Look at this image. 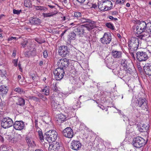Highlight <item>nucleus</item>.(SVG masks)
<instances>
[{"instance_id":"obj_40","label":"nucleus","mask_w":151,"mask_h":151,"mask_svg":"<svg viewBox=\"0 0 151 151\" xmlns=\"http://www.w3.org/2000/svg\"><path fill=\"white\" fill-rule=\"evenodd\" d=\"M14 91L21 94L24 93V91L19 88H16L14 89Z\"/></svg>"},{"instance_id":"obj_54","label":"nucleus","mask_w":151,"mask_h":151,"mask_svg":"<svg viewBox=\"0 0 151 151\" xmlns=\"http://www.w3.org/2000/svg\"><path fill=\"white\" fill-rule=\"evenodd\" d=\"M118 12L116 11H113L112 12L111 14L112 15H116L118 14Z\"/></svg>"},{"instance_id":"obj_34","label":"nucleus","mask_w":151,"mask_h":151,"mask_svg":"<svg viewBox=\"0 0 151 151\" xmlns=\"http://www.w3.org/2000/svg\"><path fill=\"white\" fill-rule=\"evenodd\" d=\"M80 107V105L79 103V102L77 103L76 105H73L72 108L71 107H70V111L72 112L74 110H75L78 108H79Z\"/></svg>"},{"instance_id":"obj_63","label":"nucleus","mask_w":151,"mask_h":151,"mask_svg":"<svg viewBox=\"0 0 151 151\" xmlns=\"http://www.w3.org/2000/svg\"><path fill=\"white\" fill-rule=\"evenodd\" d=\"M126 6L127 7H129L130 6V5L129 3H127Z\"/></svg>"},{"instance_id":"obj_6","label":"nucleus","mask_w":151,"mask_h":151,"mask_svg":"<svg viewBox=\"0 0 151 151\" xmlns=\"http://www.w3.org/2000/svg\"><path fill=\"white\" fill-rule=\"evenodd\" d=\"M129 60L122 59L121 61V67L125 70L126 73L131 74L132 72V69L129 67L128 61Z\"/></svg>"},{"instance_id":"obj_43","label":"nucleus","mask_w":151,"mask_h":151,"mask_svg":"<svg viewBox=\"0 0 151 151\" xmlns=\"http://www.w3.org/2000/svg\"><path fill=\"white\" fill-rule=\"evenodd\" d=\"M81 13L80 12H75L74 13V16L75 17H78V18H80V17L81 16Z\"/></svg>"},{"instance_id":"obj_24","label":"nucleus","mask_w":151,"mask_h":151,"mask_svg":"<svg viewBox=\"0 0 151 151\" xmlns=\"http://www.w3.org/2000/svg\"><path fill=\"white\" fill-rule=\"evenodd\" d=\"M51 101V106L53 109H57L59 105V103L57 101H56V99H52L51 97L50 98Z\"/></svg>"},{"instance_id":"obj_25","label":"nucleus","mask_w":151,"mask_h":151,"mask_svg":"<svg viewBox=\"0 0 151 151\" xmlns=\"http://www.w3.org/2000/svg\"><path fill=\"white\" fill-rule=\"evenodd\" d=\"M8 91V88L4 86H0V95L3 96L6 94Z\"/></svg>"},{"instance_id":"obj_42","label":"nucleus","mask_w":151,"mask_h":151,"mask_svg":"<svg viewBox=\"0 0 151 151\" xmlns=\"http://www.w3.org/2000/svg\"><path fill=\"white\" fill-rule=\"evenodd\" d=\"M21 12L22 10H17L14 9L13 10V13L14 14H19Z\"/></svg>"},{"instance_id":"obj_23","label":"nucleus","mask_w":151,"mask_h":151,"mask_svg":"<svg viewBox=\"0 0 151 151\" xmlns=\"http://www.w3.org/2000/svg\"><path fill=\"white\" fill-rule=\"evenodd\" d=\"M30 22L32 24L38 25L40 24L41 22V20L37 18L31 17L30 19Z\"/></svg>"},{"instance_id":"obj_9","label":"nucleus","mask_w":151,"mask_h":151,"mask_svg":"<svg viewBox=\"0 0 151 151\" xmlns=\"http://www.w3.org/2000/svg\"><path fill=\"white\" fill-rule=\"evenodd\" d=\"M101 40L102 43L107 45L109 44L111 40V34L109 32L105 33L103 37L101 39Z\"/></svg>"},{"instance_id":"obj_64","label":"nucleus","mask_w":151,"mask_h":151,"mask_svg":"<svg viewBox=\"0 0 151 151\" xmlns=\"http://www.w3.org/2000/svg\"><path fill=\"white\" fill-rule=\"evenodd\" d=\"M43 64V62L42 61H40L39 63V65H42Z\"/></svg>"},{"instance_id":"obj_59","label":"nucleus","mask_w":151,"mask_h":151,"mask_svg":"<svg viewBox=\"0 0 151 151\" xmlns=\"http://www.w3.org/2000/svg\"><path fill=\"white\" fill-rule=\"evenodd\" d=\"M48 6L50 8H54L55 7V6H51V5H48Z\"/></svg>"},{"instance_id":"obj_62","label":"nucleus","mask_w":151,"mask_h":151,"mask_svg":"<svg viewBox=\"0 0 151 151\" xmlns=\"http://www.w3.org/2000/svg\"><path fill=\"white\" fill-rule=\"evenodd\" d=\"M5 16V15L4 14H1L0 16V19H1L3 17Z\"/></svg>"},{"instance_id":"obj_16","label":"nucleus","mask_w":151,"mask_h":151,"mask_svg":"<svg viewBox=\"0 0 151 151\" xmlns=\"http://www.w3.org/2000/svg\"><path fill=\"white\" fill-rule=\"evenodd\" d=\"M104 4V3H103L102 0L101 1H98V6L101 11L104 12L109 10V8L108 6Z\"/></svg>"},{"instance_id":"obj_36","label":"nucleus","mask_w":151,"mask_h":151,"mask_svg":"<svg viewBox=\"0 0 151 151\" xmlns=\"http://www.w3.org/2000/svg\"><path fill=\"white\" fill-rule=\"evenodd\" d=\"M35 8L37 10L42 11L47 10V8L45 7L40 6H35Z\"/></svg>"},{"instance_id":"obj_51","label":"nucleus","mask_w":151,"mask_h":151,"mask_svg":"<svg viewBox=\"0 0 151 151\" xmlns=\"http://www.w3.org/2000/svg\"><path fill=\"white\" fill-rule=\"evenodd\" d=\"M146 28H149V29H151V22L146 23Z\"/></svg>"},{"instance_id":"obj_39","label":"nucleus","mask_w":151,"mask_h":151,"mask_svg":"<svg viewBox=\"0 0 151 151\" xmlns=\"http://www.w3.org/2000/svg\"><path fill=\"white\" fill-rule=\"evenodd\" d=\"M76 34L74 32H71L70 35V40H74L76 38Z\"/></svg>"},{"instance_id":"obj_15","label":"nucleus","mask_w":151,"mask_h":151,"mask_svg":"<svg viewBox=\"0 0 151 151\" xmlns=\"http://www.w3.org/2000/svg\"><path fill=\"white\" fill-rule=\"evenodd\" d=\"M68 47L66 46H62L59 47L58 52L60 55L64 56L68 54Z\"/></svg>"},{"instance_id":"obj_2","label":"nucleus","mask_w":151,"mask_h":151,"mask_svg":"<svg viewBox=\"0 0 151 151\" xmlns=\"http://www.w3.org/2000/svg\"><path fill=\"white\" fill-rule=\"evenodd\" d=\"M140 113L139 112H138L137 114L135 113L134 115L131 118L129 119L126 116L124 117L125 119H123L124 121L125 122L126 121H129V123L130 125H128L126 129V134H127L129 135L130 136H132V135H134L135 134L134 132V129L132 127L133 124H136V121H137V119L139 116Z\"/></svg>"},{"instance_id":"obj_61","label":"nucleus","mask_w":151,"mask_h":151,"mask_svg":"<svg viewBox=\"0 0 151 151\" xmlns=\"http://www.w3.org/2000/svg\"><path fill=\"white\" fill-rule=\"evenodd\" d=\"M43 95H42V94L41 93H39L38 95V96L40 98V99L41 98V97H42V96Z\"/></svg>"},{"instance_id":"obj_32","label":"nucleus","mask_w":151,"mask_h":151,"mask_svg":"<svg viewBox=\"0 0 151 151\" xmlns=\"http://www.w3.org/2000/svg\"><path fill=\"white\" fill-rule=\"evenodd\" d=\"M138 27H140L143 30L145 31L146 28V22L145 21H142L140 24L138 25Z\"/></svg>"},{"instance_id":"obj_7","label":"nucleus","mask_w":151,"mask_h":151,"mask_svg":"<svg viewBox=\"0 0 151 151\" xmlns=\"http://www.w3.org/2000/svg\"><path fill=\"white\" fill-rule=\"evenodd\" d=\"M55 78L57 80H60L62 79L64 74L63 68H58L54 72Z\"/></svg>"},{"instance_id":"obj_55","label":"nucleus","mask_w":151,"mask_h":151,"mask_svg":"<svg viewBox=\"0 0 151 151\" xmlns=\"http://www.w3.org/2000/svg\"><path fill=\"white\" fill-rule=\"evenodd\" d=\"M16 55V51L14 50L12 53V56L15 57Z\"/></svg>"},{"instance_id":"obj_12","label":"nucleus","mask_w":151,"mask_h":151,"mask_svg":"<svg viewBox=\"0 0 151 151\" xmlns=\"http://www.w3.org/2000/svg\"><path fill=\"white\" fill-rule=\"evenodd\" d=\"M49 145V151H58L60 149V144L59 142H54Z\"/></svg>"},{"instance_id":"obj_28","label":"nucleus","mask_w":151,"mask_h":151,"mask_svg":"<svg viewBox=\"0 0 151 151\" xmlns=\"http://www.w3.org/2000/svg\"><path fill=\"white\" fill-rule=\"evenodd\" d=\"M122 52L120 51L113 50L112 55L114 58H119L122 56Z\"/></svg>"},{"instance_id":"obj_41","label":"nucleus","mask_w":151,"mask_h":151,"mask_svg":"<svg viewBox=\"0 0 151 151\" xmlns=\"http://www.w3.org/2000/svg\"><path fill=\"white\" fill-rule=\"evenodd\" d=\"M32 139L31 138L27 137L26 138V141L28 144H29L30 146L32 145Z\"/></svg>"},{"instance_id":"obj_33","label":"nucleus","mask_w":151,"mask_h":151,"mask_svg":"<svg viewBox=\"0 0 151 151\" xmlns=\"http://www.w3.org/2000/svg\"><path fill=\"white\" fill-rule=\"evenodd\" d=\"M134 31L138 35L140 34L143 32H144L142 28H141L140 27H138V25L134 29Z\"/></svg>"},{"instance_id":"obj_52","label":"nucleus","mask_w":151,"mask_h":151,"mask_svg":"<svg viewBox=\"0 0 151 151\" xmlns=\"http://www.w3.org/2000/svg\"><path fill=\"white\" fill-rule=\"evenodd\" d=\"M30 53L29 52H25L24 53V55L25 57H29V56L30 55Z\"/></svg>"},{"instance_id":"obj_53","label":"nucleus","mask_w":151,"mask_h":151,"mask_svg":"<svg viewBox=\"0 0 151 151\" xmlns=\"http://www.w3.org/2000/svg\"><path fill=\"white\" fill-rule=\"evenodd\" d=\"M30 98L35 101H37L38 100V99L37 97L35 96H32L30 97Z\"/></svg>"},{"instance_id":"obj_27","label":"nucleus","mask_w":151,"mask_h":151,"mask_svg":"<svg viewBox=\"0 0 151 151\" xmlns=\"http://www.w3.org/2000/svg\"><path fill=\"white\" fill-rule=\"evenodd\" d=\"M58 121H61V122L65 121L66 119V116L63 114H60L57 115L56 117Z\"/></svg>"},{"instance_id":"obj_13","label":"nucleus","mask_w":151,"mask_h":151,"mask_svg":"<svg viewBox=\"0 0 151 151\" xmlns=\"http://www.w3.org/2000/svg\"><path fill=\"white\" fill-rule=\"evenodd\" d=\"M136 104L138 106L141 107L143 109H145L147 107V103L144 99L139 98L138 99L136 102Z\"/></svg>"},{"instance_id":"obj_5","label":"nucleus","mask_w":151,"mask_h":151,"mask_svg":"<svg viewBox=\"0 0 151 151\" xmlns=\"http://www.w3.org/2000/svg\"><path fill=\"white\" fill-rule=\"evenodd\" d=\"M13 122L12 119L9 117L3 118L1 122V126L4 128H7L12 127Z\"/></svg>"},{"instance_id":"obj_46","label":"nucleus","mask_w":151,"mask_h":151,"mask_svg":"<svg viewBox=\"0 0 151 151\" xmlns=\"http://www.w3.org/2000/svg\"><path fill=\"white\" fill-rule=\"evenodd\" d=\"M17 62L18 59H14L13 60L12 63H13L14 66L16 67L17 66Z\"/></svg>"},{"instance_id":"obj_47","label":"nucleus","mask_w":151,"mask_h":151,"mask_svg":"<svg viewBox=\"0 0 151 151\" xmlns=\"http://www.w3.org/2000/svg\"><path fill=\"white\" fill-rule=\"evenodd\" d=\"M19 38L16 37H11L8 39V40L9 41H11L13 39L14 40H17Z\"/></svg>"},{"instance_id":"obj_18","label":"nucleus","mask_w":151,"mask_h":151,"mask_svg":"<svg viewBox=\"0 0 151 151\" xmlns=\"http://www.w3.org/2000/svg\"><path fill=\"white\" fill-rule=\"evenodd\" d=\"M86 29L84 28V25H81L75 29V31L78 35L81 36L85 32Z\"/></svg>"},{"instance_id":"obj_44","label":"nucleus","mask_w":151,"mask_h":151,"mask_svg":"<svg viewBox=\"0 0 151 151\" xmlns=\"http://www.w3.org/2000/svg\"><path fill=\"white\" fill-rule=\"evenodd\" d=\"M35 40L39 44H41L45 42V40H40L38 38H35Z\"/></svg>"},{"instance_id":"obj_17","label":"nucleus","mask_w":151,"mask_h":151,"mask_svg":"<svg viewBox=\"0 0 151 151\" xmlns=\"http://www.w3.org/2000/svg\"><path fill=\"white\" fill-rule=\"evenodd\" d=\"M66 97L65 95L61 92H57L56 91H54L53 94L51 96V98L52 99H57L59 97L61 98H63Z\"/></svg>"},{"instance_id":"obj_1","label":"nucleus","mask_w":151,"mask_h":151,"mask_svg":"<svg viewBox=\"0 0 151 151\" xmlns=\"http://www.w3.org/2000/svg\"><path fill=\"white\" fill-rule=\"evenodd\" d=\"M141 44V40L138 37H132L131 40L129 41L128 45L129 51L132 57L135 58L134 53L138 49V47Z\"/></svg>"},{"instance_id":"obj_21","label":"nucleus","mask_w":151,"mask_h":151,"mask_svg":"<svg viewBox=\"0 0 151 151\" xmlns=\"http://www.w3.org/2000/svg\"><path fill=\"white\" fill-rule=\"evenodd\" d=\"M149 126L148 124H142L140 125L138 129L140 132H147L148 130Z\"/></svg>"},{"instance_id":"obj_31","label":"nucleus","mask_w":151,"mask_h":151,"mask_svg":"<svg viewBox=\"0 0 151 151\" xmlns=\"http://www.w3.org/2000/svg\"><path fill=\"white\" fill-rule=\"evenodd\" d=\"M78 19V22L80 23H88V22L91 21V20L84 17H80Z\"/></svg>"},{"instance_id":"obj_26","label":"nucleus","mask_w":151,"mask_h":151,"mask_svg":"<svg viewBox=\"0 0 151 151\" xmlns=\"http://www.w3.org/2000/svg\"><path fill=\"white\" fill-rule=\"evenodd\" d=\"M41 92L43 93V94L45 96H47L49 95L50 93V88L48 86H45L40 91Z\"/></svg>"},{"instance_id":"obj_38","label":"nucleus","mask_w":151,"mask_h":151,"mask_svg":"<svg viewBox=\"0 0 151 151\" xmlns=\"http://www.w3.org/2000/svg\"><path fill=\"white\" fill-rule=\"evenodd\" d=\"M106 25L108 28L112 30H114V25L111 23H107L106 24Z\"/></svg>"},{"instance_id":"obj_50","label":"nucleus","mask_w":151,"mask_h":151,"mask_svg":"<svg viewBox=\"0 0 151 151\" xmlns=\"http://www.w3.org/2000/svg\"><path fill=\"white\" fill-rule=\"evenodd\" d=\"M125 1V0H117L116 1V3L119 4H123Z\"/></svg>"},{"instance_id":"obj_3","label":"nucleus","mask_w":151,"mask_h":151,"mask_svg":"<svg viewBox=\"0 0 151 151\" xmlns=\"http://www.w3.org/2000/svg\"><path fill=\"white\" fill-rule=\"evenodd\" d=\"M45 134V139L49 142H55L58 137V133L54 130H49Z\"/></svg>"},{"instance_id":"obj_22","label":"nucleus","mask_w":151,"mask_h":151,"mask_svg":"<svg viewBox=\"0 0 151 151\" xmlns=\"http://www.w3.org/2000/svg\"><path fill=\"white\" fill-rule=\"evenodd\" d=\"M88 22V24H86V25H84V28L86 29L88 31H90L93 29L95 27V25L93 23V22L91 21V20L90 22Z\"/></svg>"},{"instance_id":"obj_48","label":"nucleus","mask_w":151,"mask_h":151,"mask_svg":"<svg viewBox=\"0 0 151 151\" xmlns=\"http://www.w3.org/2000/svg\"><path fill=\"white\" fill-rule=\"evenodd\" d=\"M43 55L45 58H47L48 56L47 52L46 50L44 51L43 52Z\"/></svg>"},{"instance_id":"obj_58","label":"nucleus","mask_w":151,"mask_h":151,"mask_svg":"<svg viewBox=\"0 0 151 151\" xmlns=\"http://www.w3.org/2000/svg\"><path fill=\"white\" fill-rule=\"evenodd\" d=\"M0 141L2 142L4 141L3 138L1 136H0Z\"/></svg>"},{"instance_id":"obj_4","label":"nucleus","mask_w":151,"mask_h":151,"mask_svg":"<svg viewBox=\"0 0 151 151\" xmlns=\"http://www.w3.org/2000/svg\"><path fill=\"white\" fill-rule=\"evenodd\" d=\"M145 140L141 137H137L134 138L132 142L133 145L137 148H140L145 145Z\"/></svg>"},{"instance_id":"obj_20","label":"nucleus","mask_w":151,"mask_h":151,"mask_svg":"<svg viewBox=\"0 0 151 151\" xmlns=\"http://www.w3.org/2000/svg\"><path fill=\"white\" fill-rule=\"evenodd\" d=\"M69 62L68 60L65 58H63L60 60L59 63H60V68H63L64 67H67L68 65Z\"/></svg>"},{"instance_id":"obj_10","label":"nucleus","mask_w":151,"mask_h":151,"mask_svg":"<svg viewBox=\"0 0 151 151\" xmlns=\"http://www.w3.org/2000/svg\"><path fill=\"white\" fill-rule=\"evenodd\" d=\"M81 143L80 141L76 140H73L70 144V148L73 150H78L81 148Z\"/></svg>"},{"instance_id":"obj_35","label":"nucleus","mask_w":151,"mask_h":151,"mask_svg":"<svg viewBox=\"0 0 151 151\" xmlns=\"http://www.w3.org/2000/svg\"><path fill=\"white\" fill-rule=\"evenodd\" d=\"M38 133L39 139L41 142H43V136L41 129L39 130L38 132Z\"/></svg>"},{"instance_id":"obj_30","label":"nucleus","mask_w":151,"mask_h":151,"mask_svg":"<svg viewBox=\"0 0 151 151\" xmlns=\"http://www.w3.org/2000/svg\"><path fill=\"white\" fill-rule=\"evenodd\" d=\"M57 13V11H55L54 12H51L50 13H43L42 14V15L45 17H50L53 16V15H55Z\"/></svg>"},{"instance_id":"obj_19","label":"nucleus","mask_w":151,"mask_h":151,"mask_svg":"<svg viewBox=\"0 0 151 151\" xmlns=\"http://www.w3.org/2000/svg\"><path fill=\"white\" fill-rule=\"evenodd\" d=\"M144 70L146 74L151 76V65L149 63H147L144 66Z\"/></svg>"},{"instance_id":"obj_56","label":"nucleus","mask_w":151,"mask_h":151,"mask_svg":"<svg viewBox=\"0 0 151 151\" xmlns=\"http://www.w3.org/2000/svg\"><path fill=\"white\" fill-rule=\"evenodd\" d=\"M79 2L82 3H83L85 0H76Z\"/></svg>"},{"instance_id":"obj_45","label":"nucleus","mask_w":151,"mask_h":151,"mask_svg":"<svg viewBox=\"0 0 151 151\" xmlns=\"http://www.w3.org/2000/svg\"><path fill=\"white\" fill-rule=\"evenodd\" d=\"M28 42L26 39L24 40V41L21 44L22 46L23 47H25L26 45L27 44Z\"/></svg>"},{"instance_id":"obj_8","label":"nucleus","mask_w":151,"mask_h":151,"mask_svg":"<svg viewBox=\"0 0 151 151\" xmlns=\"http://www.w3.org/2000/svg\"><path fill=\"white\" fill-rule=\"evenodd\" d=\"M136 56L137 60L140 62L145 61L148 58L147 54L142 51L137 52Z\"/></svg>"},{"instance_id":"obj_11","label":"nucleus","mask_w":151,"mask_h":151,"mask_svg":"<svg viewBox=\"0 0 151 151\" xmlns=\"http://www.w3.org/2000/svg\"><path fill=\"white\" fill-rule=\"evenodd\" d=\"M62 133L64 136L66 137L71 138L73 136V131L70 127L66 128L63 131Z\"/></svg>"},{"instance_id":"obj_49","label":"nucleus","mask_w":151,"mask_h":151,"mask_svg":"<svg viewBox=\"0 0 151 151\" xmlns=\"http://www.w3.org/2000/svg\"><path fill=\"white\" fill-rule=\"evenodd\" d=\"M40 99H41L43 101H47V98L43 95L42 96Z\"/></svg>"},{"instance_id":"obj_14","label":"nucleus","mask_w":151,"mask_h":151,"mask_svg":"<svg viewBox=\"0 0 151 151\" xmlns=\"http://www.w3.org/2000/svg\"><path fill=\"white\" fill-rule=\"evenodd\" d=\"M13 127L15 129L18 130H21L24 127V122L22 121H16L13 124Z\"/></svg>"},{"instance_id":"obj_57","label":"nucleus","mask_w":151,"mask_h":151,"mask_svg":"<svg viewBox=\"0 0 151 151\" xmlns=\"http://www.w3.org/2000/svg\"><path fill=\"white\" fill-rule=\"evenodd\" d=\"M97 7V6L96 4H93L92 6V8H93L94 9H95Z\"/></svg>"},{"instance_id":"obj_29","label":"nucleus","mask_w":151,"mask_h":151,"mask_svg":"<svg viewBox=\"0 0 151 151\" xmlns=\"http://www.w3.org/2000/svg\"><path fill=\"white\" fill-rule=\"evenodd\" d=\"M103 3H104V5H106L108 6L109 8V10L112 7V3L111 1L108 0H102Z\"/></svg>"},{"instance_id":"obj_60","label":"nucleus","mask_w":151,"mask_h":151,"mask_svg":"<svg viewBox=\"0 0 151 151\" xmlns=\"http://www.w3.org/2000/svg\"><path fill=\"white\" fill-rule=\"evenodd\" d=\"M109 18L110 19L113 20L114 19V17L112 16H109Z\"/></svg>"},{"instance_id":"obj_37","label":"nucleus","mask_w":151,"mask_h":151,"mask_svg":"<svg viewBox=\"0 0 151 151\" xmlns=\"http://www.w3.org/2000/svg\"><path fill=\"white\" fill-rule=\"evenodd\" d=\"M18 104L20 106H23L25 104L24 100L22 98H19L18 100Z\"/></svg>"}]
</instances>
